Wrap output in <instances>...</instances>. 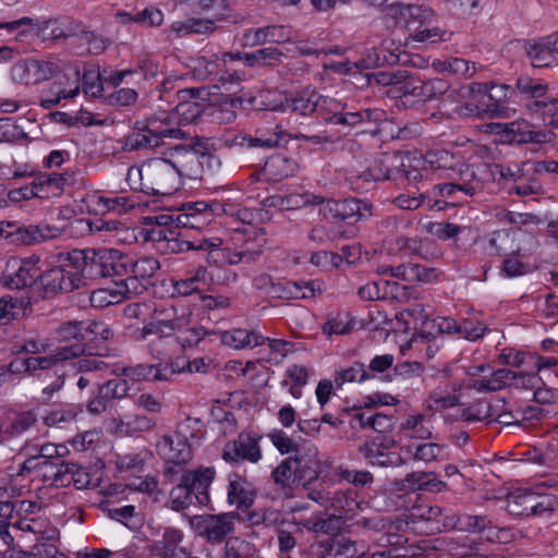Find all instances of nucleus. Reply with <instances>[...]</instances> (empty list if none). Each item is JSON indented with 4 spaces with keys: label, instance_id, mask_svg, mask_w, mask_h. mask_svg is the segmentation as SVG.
I'll use <instances>...</instances> for the list:
<instances>
[{
    "label": "nucleus",
    "instance_id": "nucleus-1",
    "mask_svg": "<svg viewBox=\"0 0 558 558\" xmlns=\"http://www.w3.org/2000/svg\"><path fill=\"white\" fill-rule=\"evenodd\" d=\"M186 138V133L173 123L169 114H155L146 121H137L133 131L124 137L123 150L154 149L166 144V140Z\"/></svg>",
    "mask_w": 558,
    "mask_h": 558
},
{
    "label": "nucleus",
    "instance_id": "nucleus-2",
    "mask_svg": "<svg viewBox=\"0 0 558 558\" xmlns=\"http://www.w3.org/2000/svg\"><path fill=\"white\" fill-rule=\"evenodd\" d=\"M214 476L215 471L210 468L184 472L180 483L170 492L171 509L184 510L193 504V498L199 505H208L210 498L207 489Z\"/></svg>",
    "mask_w": 558,
    "mask_h": 558
},
{
    "label": "nucleus",
    "instance_id": "nucleus-3",
    "mask_svg": "<svg viewBox=\"0 0 558 558\" xmlns=\"http://www.w3.org/2000/svg\"><path fill=\"white\" fill-rule=\"evenodd\" d=\"M83 251L86 286L109 277H122L129 274L126 258L120 251L113 248H87Z\"/></svg>",
    "mask_w": 558,
    "mask_h": 558
},
{
    "label": "nucleus",
    "instance_id": "nucleus-4",
    "mask_svg": "<svg viewBox=\"0 0 558 558\" xmlns=\"http://www.w3.org/2000/svg\"><path fill=\"white\" fill-rule=\"evenodd\" d=\"M180 177L173 165L166 158H154L144 162L143 193L170 195L178 190Z\"/></svg>",
    "mask_w": 558,
    "mask_h": 558
},
{
    "label": "nucleus",
    "instance_id": "nucleus-5",
    "mask_svg": "<svg viewBox=\"0 0 558 558\" xmlns=\"http://www.w3.org/2000/svg\"><path fill=\"white\" fill-rule=\"evenodd\" d=\"M61 234L60 229L45 225L26 227H16L14 223L0 222V235L7 239L11 244L17 246H32L41 242L56 239Z\"/></svg>",
    "mask_w": 558,
    "mask_h": 558
},
{
    "label": "nucleus",
    "instance_id": "nucleus-6",
    "mask_svg": "<svg viewBox=\"0 0 558 558\" xmlns=\"http://www.w3.org/2000/svg\"><path fill=\"white\" fill-rule=\"evenodd\" d=\"M37 262L38 258L35 260L22 259L17 256L7 258L1 266V283L12 290L31 287L38 278Z\"/></svg>",
    "mask_w": 558,
    "mask_h": 558
},
{
    "label": "nucleus",
    "instance_id": "nucleus-7",
    "mask_svg": "<svg viewBox=\"0 0 558 558\" xmlns=\"http://www.w3.org/2000/svg\"><path fill=\"white\" fill-rule=\"evenodd\" d=\"M407 161H410V158L404 153L385 154L381 158L375 160L369 170L363 174V178L365 180L372 178L374 181H384L400 175L408 180H416L420 175L418 172L407 170Z\"/></svg>",
    "mask_w": 558,
    "mask_h": 558
},
{
    "label": "nucleus",
    "instance_id": "nucleus-8",
    "mask_svg": "<svg viewBox=\"0 0 558 558\" xmlns=\"http://www.w3.org/2000/svg\"><path fill=\"white\" fill-rule=\"evenodd\" d=\"M442 526L446 530H457L465 533H485L487 542L499 541L501 533L486 515L450 512L445 515Z\"/></svg>",
    "mask_w": 558,
    "mask_h": 558
},
{
    "label": "nucleus",
    "instance_id": "nucleus-9",
    "mask_svg": "<svg viewBox=\"0 0 558 558\" xmlns=\"http://www.w3.org/2000/svg\"><path fill=\"white\" fill-rule=\"evenodd\" d=\"M396 440L389 435H376L359 447V452L372 464L378 466H398L403 463L400 454L390 452Z\"/></svg>",
    "mask_w": 558,
    "mask_h": 558
},
{
    "label": "nucleus",
    "instance_id": "nucleus-10",
    "mask_svg": "<svg viewBox=\"0 0 558 558\" xmlns=\"http://www.w3.org/2000/svg\"><path fill=\"white\" fill-rule=\"evenodd\" d=\"M222 245L220 238H195L180 230H173L171 235L166 239V243L158 246L161 254H179L187 251H205L213 253Z\"/></svg>",
    "mask_w": 558,
    "mask_h": 558
},
{
    "label": "nucleus",
    "instance_id": "nucleus-11",
    "mask_svg": "<svg viewBox=\"0 0 558 558\" xmlns=\"http://www.w3.org/2000/svg\"><path fill=\"white\" fill-rule=\"evenodd\" d=\"M180 371L177 369L172 364H145L140 363L135 365L123 366L120 368H116L113 374L118 377H123L128 379V383H138V381H168L171 380L172 377L179 374Z\"/></svg>",
    "mask_w": 558,
    "mask_h": 558
},
{
    "label": "nucleus",
    "instance_id": "nucleus-12",
    "mask_svg": "<svg viewBox=\"0 0 558 558\" xmlns=\"http://www.w3.org/2000/svg\"><path fill=\"white\" fill-rule=\"evenodd\" d=\"M59 71V65L49 60L27 59L12 68V78L20 84H39L50 80Z\"/></svg>",
    "mask_w": 558,
    "mask_h": 558
},
{
    "label": "nucleus",
    "instance_id": "nucleus-13",
    "mask_svg": "<svg viewBox=\"0 0 558 558\" xmlns=\"http://www.w3.org/2000/svg\"><path fill=\"white\" fill-rule=\"evenodd\" d=\"M260 458L258 438L251 433H240L236 439L225 445L222 451V459L228 463L238 464L243 461L256 463Z\"/></svg>",
    "mask_w": 558,
    "mask_h": 558
},
{
    "label": "nucleus",
    "instance_id": "nucleus-14",
    "mask_svg": "<svg viewBox=\"0 0 558 558\" xmlns=\"http://www.w3.org/2000/svg\"><path fill=\"white\" fill-rule=\"evenodd\" d=\"M523 50L534 68H547L558 63V33L524 40Z\"/></svg>",
    "mask_w": 558,
    "mask_h": 558
},
{
    "label": "nucleus",
    "instance_id": "nucleus-15",
    "mask_svg": "<svg viewBox=\"0 0 558 558\" xmlns=\"http://www.w3.org/2000/svg\"><path fill=\"white\" fill-rule=\"evenodd\" d=\"M276 105L278 107L277 110L282 108L283 110H290L302 116L311 114L318 110L333 111V109L342 107L337 100L322 96L316 92H304L301 95L287 98L286 102L281 106Z\"/></svg>",
    "mask_w": 558,
    "mask_h": 558
},
{
    "label": "nucleus",
    "instance_id": "nucleus-16",
    "mask_svg": "<svg viewBox=\"0 0 558 558\" xmlns=\"http://www.w3.org/2000/svg\"><path fill=\"white\" fill-rule=\"evenodd\" d=\"M208 148L204 141L198 136L191 138L190 143L179 144L172 146L167 158L171 165L174 166L179 177L183 172L192 169V166L197 161L198 157L207 155Z\"/></svg>",
    "mask_w": 558,
    "mask_h": 558
},
{
    "label": "nucleus",
    "instance_id": "nucleus-17",
    "mask_svg": "<svg viewBox=\"0 0 558 558\" xmlns=\"http://www.w3.org/2000/svg\"><path fill=\"white\" fill-rule=\"evenodd\" d=\"M85 352V345L75 343L58 348L54 353L47 356H31L21 361V365L28 373L50 369L63 361L81 357Z\"/></svg>",
    "mask_w": 558,
    "mask_h": 558
},
{
    "label": "nucleus",
    "instance_id": "nucleus-18",
    "mask_svg": "<svg viewBox=\"0 0 558 558\" xmlns=\"http://www.w3.org/2000/svg\"><path fill=\"white\" fill-rule=\"evenodd\" d=\"M373 205L359 198L328 202L327 209L331 218L341 221H359L372 216Z\"/></svg>",
    "mask_w": 558,
    "mask_h": 558
},
{
    "label": "nucleus",
    "instance_id": "nucleus-19",
    "mask_svg": "<svg viewBox=\"0 0 558 558\" xmlns=\"http://www.w3.org/2000/svg\"><path fill=\"white\" fill-rule=\"evenodd\" d=\"M386 15L392 17L396 21V25L405 28L409 32V36L417 31L415 25L420 19L423 22L429 17H434V11L429 8L414 7V5H401L399 3L391 4L386 9Z\"/></svg>",
    "mask_w": 558,
    "mask_h": 558
},
{
    "label": "nucleus",
    "instance_id": "nucleus-20",
    "mask_svg": "<svg viewBox=\"0 0 558 558\" xmlns=\"http://www.w3.org/2000/svg\"><path fill=\"white\" fill-rule=\"evenodd\" d=\"M473 93H476L481 99L480 102L486 107V111L497 117H505L508 108L504 106L507 98V85H488L485 83H476L471 87Z\"/></svg>",
    "mask_w": 558,
    "mask_h": 558
},
{
    "label": "nucleus",
    "instance_id": "nucleus-21",
    "mask_svg": "<svg viewBox=\"0 0 558 558\" xmlns=\"http://www.w3.org/2000/svg\"><path fill=\"white\" fill-rule=\"evenodd\" d=\"M158 454L168 464L184 465L192 459V449L182 436H163L156 446Z\"/></svg>",
    "mask_w": 558,
    "mask_h": 558
},
{
    "label": "nucleus",
    "instance_id": "nucleus-22",
    "mask_svg": "<svg viewBox=\"0 0 558 558\" xmlns=\"http://www.w3.org/2000/svg\"><path fill=\"white\" fill-rule=\"evenodd\" d=\"M82 250H72L70 252H60L54 256L56 264L62 269L68 280L80 289L86 286L84 259Z\"/></svg>",
    "mask_w": 558,
    "mask_h": 558
},
{
    "label": "nucleus",
    "instance_id": "nucleus-23",
    "mask_svg": "<svg viewBox=\"0 0 558 558\" xmlns=\"http://www.w3.org/2000/svg\"><path fill=\"white\" fill-rule=\"evenodd\" d=\"M292 459L295 464L298 481L302 482L303 486L308 489L307 485L316 481L322 473V462L316 448H308L306 451L299 450Z\"/></svg>",
    "mask_w": 558,
    "mask_h": 558
},
{
    "label": "nucleus",
    "instance_id": "nucleus-24",
    "mask_svg": "<svg viewBox=\"0 0 558 558\" xmlns=\"http://www.w3.org/2000/svg\"><path fill=\"white\" fill-rule=\"evenodd\" d=\"M199 534L209 542H220L233 529V522L227 514L196 517Z\"/></svg>",
    "mask_w": 558,
    "mask_h": 558
},
{
    "label": "nucleus",
    "instance_id": "nucleus-25",
    "mask_svg": "<svg viewBox=\"0 0 558 558\" xmlns=\"http://www.w3.org/2000/svg\"><path fill=\"white\" fill-rule=\"evenodd\" d=\"M229 102V106L235 110H277V105L272 101L270 92L258 90L257 94H243L235 96L232 94L223 95Z\"/></svg>",
    "mask_w": 558,
    "mask_h": 558
},
{
    "label": "nucleus",
    "instance_id": "nucleus-26",
    "mask_svg": "<svg viewBox=\"0 0 558 558\" xmlns=\"http://www.w3.org/2000/svg\"><path fill=\"white\" fill-rule=\"evenodd\" d=\"M289 40L284 26L268 25L256 29H247L242 38L243 47H255L266 43H283Z\"/></svg>",
    "mask_w": 558,
    "mask_h": 558
},
{
    "label": "nucleus",
    "instance_id": "nucleus-27",
    "mask_svg": "<svg viewBox=\"0 0 558 558\" xmlns=\"http://www.w3.org/2000/svg\"><path fill=\"white\" fill-rule=\"evenodd\" d=\"M507 133L511 135L510 142L515 143H548L553 138L551 132L534 131L525 120H518L504 125Z\"/></svg>",
    "mask_w": 558,
    "mask_h": 558
},
{
    "label": "nucleus",
    "instance_id": "nucleus-28",
    "mask_svg": "<svg viewBox=\"0 0 558 558\" xmlns=\"http://www.w3.org/2000/svg\"><path fill=\"white\" fill-rule=\"evenodd\" d=\"M255 498L254 486L246 478L233 474L228 485V501L239 509L248 508Z\"/></svg>",
    "mask_w": 558,
    "mask_h": 558
},
{
    "label": "nucleus",
    "instance_id": "nucleus-29",
    "mask_svg": "<svg viewBox=\"0 0 558 558\" xmlns=\"http://www.w3.org/2000/svg\"><path fill=\"white\" fill-rule=\"evenodd\" d=\"M232 240L235 245H239L241 251H256L254 254V260L259 257L267 243L265 231L254 227L234 230Z\"/></svg>",
    "mask_w": 558,
    "mask_h": 558
},
{
    "label": "nucleus",
    "instance_id": "nucleus-30",
    "mask_svg": "<svg viewBox=\"0 0 558 558\" xmlns=\"http://www.w3.org/2000/svg\"><path fill=\"white\" fill-rule=\"evenodd\" d=\"M226 20V14L219 13L214 19H196L192 17L184 22H174L171 29L179 36L183 37L191 34H211L217 29L216 22Z\"/></svg>",
    "mask_w": 558,
    "mask_h": 558
},
{
    "label": "nucleus",
    "instance_id": "nucleus-31",
    "mask_svg": "<svg viewBox=\"0 0 558 558\" xmlns=\"http://www.w3.org/2000/svg\"><path fill=\"white\" fill-rule=\"evenodd\" d=\"M183 539V533L178 529L168 527L165 530L162 539L155 545V550L159 558H171L184 555L189 550L180 543Z\"/></svg>",
    "mask_w": 558,
    "mask_h": 558
},
{
    "label": "nucleus",
    "instance_id": "nucleus-32",
    "mask_svg": "<svg viewBox=\"0 0 558 558\" xmlns=\"http://www.w3.org/2000/svg\"><path fill=\"white\" fill-rule=\"evenodd\" d=\"M40 284L47 294H56L59 292H72L74 286L66 279L62 269L56 264L52 268L44 271L38 276Z\"/></svg>",
    "mask_w": 558,
    "mask_h": 558
},
{
    "label": "nucleus",
    "instance_id": "nucleus-33",
    "mask_svg": "<svg viewBox=\"0 0 558 558\" xmlns=\"http://www.w3.org/2000/svg\"><path fill=\"white\" fill-rule=\"evenodd\" d=\"M221 340L226 345L234 349L256 347L265 342L264 337L257 331L241 328L225 331L221 336Z\"/></svg>",
    "mask_w": 558,
    "mask_h": 558
},
{
    "label": "nucleus",
    "instance_id": "nucleus-34",
    "mask_svg": "<svg viewBox=\"0 0 558 558\" xmlns=\"http://www.w3.org/2000/svg\"><path fill=\"white\" fill-rule=\"evenodd\" d=\"M536 493L517 489L507 496V509L513 515H531Z\"/></svg>",
    "mask_w": 558,
    "mask_h": 558
},
{
    "label": "nucleus",
    "instance_id": "nucleus-35",
    "mask_svg": "<svg viewBox=\"0 0 558 558\" xmlns=\"http://www.w3.org/2000/svg\"><path fill=\"white\" fill-rule=\"evenodd\" d=\"M74 184L73 175L69 173H51L38 177L37 185L41 186L44 195L52 196L60 195L65 186Z\"/></svg>",
    "mask_w": 558,
    "mask_h": 558
},
{
    "label": "nucleus",
    "instance_id": "nucleus-36",
    "mask_svg": "<svg viewBox=\"0 0 558 558\" xmlns=\"http://www.w3.org/2000/svg\"><path fill=\"white\" fill-rule=\"evenodd\" d=\"M81 356L83 357L75 363V367L80 373H87V375H81L76 380V386L80 390H84L92 383V376L89 373L94 371H104L107 368V364L102 360L94 357L92 352L87 354L85 351Z\"/></svg>",
    "mask_w": 558,
    "mask_h": 558
},
{
    "label": "nucleus",
    "instance_id": "nucleus-37",
    "mask_svg": "<svg viewBox=\"0 0 558 558\" xmlns=\"http://www.w3.org/2000/svg\"><path fill=\"white\" fill-rule=\"evenodd\" d=\"M356 493L352 489H338L330 490L329 501L327 509H332L336 513H338V519L348 512H352L355 510L357 502L355 500Z\"/></svg>",
    "mask_w": 558,
    "mask_h": 558
},
{
    "label": "nucleus",
    "instance_id": "nucleus-38",
    "mask_svg": "<svg viewBox=\"0 0 558 558\" xmlns=\"http://www.w3.org/2000/svg\"><path fill=\"white\" fill-rule=\"evenodd\" d=\"M282 57L283 53L279 49L275 47H267L245 53L243 56V61L251 68L271 66L279 63Z\"/></svg>",
    "mask_w": 558,
    "mask_h": 558
},
{
    "label": "nucleus",
    "instance_id": "nucleus-39",
    "mask_svg": "<svg viewBox=\"0 0 558 558\" xmlns=\"http://www.w3.org/2000/svg\"><path fill=\"white\" fill-rule=\"evenodd\" d=\"M296 163L284 156L278 155L269 158L264 166V172L275 181L293 175Z\"/></svg>",
    "mask_w": 558,
    "mask_h": 558
},
{
    "label": "nucleus",
    "instance_id": "nucleus-40",
    "mask_svg": "<svg viewBox=\"0 0 558 558\" xmlns=\"http://www.w3.org/2000/svg\"><path fill=\"white\" fill-rule=\"evenodd\" d=\"M189 324V315L182 314L180 316L169 317L166 319H157L154 323L145 326L143 329L144 336L149 333L157 335H171Z\"/></svg>",
    "mask_w": 558,
    "mask_h": 558
},
{
    "label": "nucleus",
    "instance_id": "nucleus-41",
    "mask_svg": "<svg viewBox=\"0 0 558 558\" xmlns=\"http://www.w3.org/2000/svg\"><path fill=\"white\" fill-rule=\"evenodd\" d=\"M454 183V191L457 193L458 203L462 204L466 197L473 196L476 191L482 189L478 180H475V173L465 167L464 171H460V179Z\"/></svg>",
    "mask_w": 558,
    "mask_h": 558
},
{
    "label": "nucleus",
    "instance_id": "nucleus-42",
    "mask_svg": "<svg viewBox=\"0 0 558 558\" xmlns=\"http://www.w3.org/2000/svg\"><path fill=\"white\" fill-rule=\"evenodd\" d=\"M277 485L283 489H291L298 480V473L292 457L284 459L271 473Z\"/></svg>",
    "mask_w": 558,
    "mask_h": 558
},
{
    "label": "nucleus",
    "instance_id": "nucleus-43",
    "mask_svg": "<svg viewBox=\"0 0 558 558\" xmlns=\"http://www.w3.org/2000/svg\"><path fill=\"white\" fill-rule=\"evenodd\" d=\"M99 390L104 393L105 399L111 404L114 400H121L130 396L131 385L126 378L119 377L107 380L102 385H98Z\"/></svg>",
    "mask_w": 558,
    "mask_h": 558
},
{
    "label": "nucleus",
    "instance_id": "nucleus-44",
    "mask_svg": "<svg viewBox=\"0 0 558 558\" xmlns=\"http://www.w3.org/2000/svg\"><path fill=\"white\" fill-rule=\"evenodd\" d=\"M444 449V445L436 444V442H424L421 445H417L415 447L413 446H407L404 448V451L407 453H410L415 461H422L424 463H430L436 461L441 451Z\"/></svg>",
    "mask_w": 558,
    "mask_h": 558
},
{
    "label": "nucleus",
    "instance_id": "nucleus-45",
    "mask_svg": "<svg viewBox=\"0 0 558 558\" xmlns=\"http://www.w3.org/2000/svg\"><path fill=\"white\" fill-rule=\"evenodd\" d=\"M502 263V271L507 277H517L526 274L530 269L529 265L520 259L525 254L522 253L521 247H510L508 255Z\"/></svg>",
    "mask_w": 558,
    "mask_h": 558
},
{
    "label": "nucleus",
    "instance_id": "nucleus-46",
    "mask_svg": "<svg viewBox=\"0 0 558 558\" xmlns=\"http://www.w3.org/2000/svg\"><path fill=\"white\" fill-rule=\"evenodd\" d=\"M286 295L292 300L314 298L316 293H322L320 284L316 281H287Z\"/></svg>",
    "mask_w": 558,
    "mask_h": 558
},
{
    "label": "nucleus",
    "instance_id": "nucleus-47",
    "mask_svg": "<svg viewBox=\"0 0 558 558\" xmlns=\"http://www.w3.org/2000/svg\"><path fill=\"white\" fill-rule=\"evenodd\" d=\"M118 15L121 17L122 23L135 22L146 23L149 26H159L163 22L162 12L155 7L146 8L143 11L136 13L135 15H131L126 12H119Z\"/></svg>",
    "mask_w": 558,
    "mask_h": 558
},
{
    "label": "nucleus",
    "instance_id": "nucleus-48",
    "mask_svg": "<svg viewBox=\"0 0 558 558\" xmlns=\"http://www.w3.org/2000/svg\"><path fill=\"white\" fill-rule=\"evenodd\" d=\"M206 278V269L199 267L195 274L189 278L180 279L173 283L174 291L183 296L191 295L193 293H199L202 290L199 283L204 282Z\"/></svg>",
    "mask_w": 558,
    "mask_h": 558
},
{
    "label": "nucleus",
    "instance_id": "nucleus-49",
    "mask_svg": "<svg viewBox=\"0 0 558 558\" xmlns=\"http://www.w3.org/2000/svg\"><path fill=\"white\" fill-rule=\"evenodd\" d=\"M337 475L357 488L369 487L374 482V475L369 471L364 470H349L348 468L339 466Z\"/></svg>",
    "mask_w": 558,
    "mask_h": 558
},
{
    "label": "nucleus",
    "instance_id": "nucleus-50",
    "mask_svg": "<svg viewBox=\"0 0 558 558\" xmlns=\"http://www.w3.org/2000/svg\"><path fill=\"white\" fill-rule=\"evenodd\" d=\"M199 101L201 100H195L187 104H177L172 113L162 112L161 114L171 116L173 122L175 121V118L184 123L194 122L203 111V105Z\"/></svg>",
    "mask_w": 558,
    "mask_h": 558
},
{
    "label": "nucleus",
    "instance_id": "nucleus-51",
    "mask_svg": "<svg viewBox=\"0 0 558 558\" xmlns=\"http://www.w3.org/2000/svg\"><path fill=\"white\" fill-rule=\"evenodd\" d=\"M336 558H366L365 546L349 538H340L332 548Z\"/></svg>",
    "mask_w": 558,
    "mask_h": 558
},
{
    "label": "nucleus",
    "instance_id": "nucleus-52",
    "mask_svg": "<svg viewBox=\"0 0 558 558\" xmlns=\"http://www.w3.org/2000/svg\"><path fill=\"white\" fill-rule=\"evenodd\" d=\"M400 73L404 74V77L397 83L396 92L402 96H413L421 99L422 80L404 69H400Z\"/></svg>",
    "mask_w": 558,
    "mask_h": 558
},
{
    "label": "nucleus",
    "instance_id": "nucleus-53",
    "mask_svg": "<svg viewBox=\"0 0 558 558\" xmlns=\"http://www.w3.org/2000/svg\"><path fill=\"white\" fill-rule=\"evenodd\" d=\"M428 476L427 472L414 471L402 480H396L393 486L397 490L424 492Z\"/></svg>",
    "mask_w": 558,
    "mask_h": 558
},
{
    "label": "nucleus",
    "instance_id": "nucleus-54",
    "mask_svg": "<svg viewBox=\"0 0 558 558\" xmlns=\"http://www.w3.org/2000/svg\"><path fill=\"white\" fill-rule=\"evenodd\" d=\"M450 88V84L442 78H432L422 81L421 100L428 101L446 94Z\"/></svg>",
    "mask_w": 558,
    "mask_h": 558
},
{
    "label": "nucleus",
    "instance_id": "nucleus-55",
    "mask_svg": "<svg viewBox=\"0 0 558 558\" xmlns=\"http://www.w3.org/2000/svg\"><path fill=\"white\" fill-rule=\"evenodd\" d=\"M36 423V417L31 412H22L9 420L7 423V433L11 438L16 437Z\"/></svg>",
    "mask_w": 558,
    "mask_h": 558
},
{
    "label": "nucleus",
    "instance_id": "nucleus-56",
    "mask_svg": "<svg viewBox=\"0 0 558 558\" xmlns=\"http://www.w3.org/2000/svg\"><path fill=\"white\" fill-rule=\"evenodd\" d=\"M215 216L213 214H203V216H193L192 214H177L175 220L178 226L185 229L184 232L189 234L190 229L201 230L208 226Z\"/></svg>",
    "mask_w": 558,
    "mask_h": 558
},
{
    "label": "nucleus",
    "instance_id": "nucleus-57",
    "mask_svg": "<svg viewBox=\"0 0 558 558\" xmlns=\"http://www.w3.org/2000/svg\"><path fill=\"white\" fill-rule=\"evenodd\" d=\"M223 210L222 205L217 202L207 203L204 201L185 203L182 206V211L179 214H192L193 216H203V214L219 215Z\"/></svg>",
    "mask_w": 558,
    "mask_h": 558
},
{
    "label": "nucleus",
    "instance_id": "nucleus-58",
    "mask_svg": "<svg viewBox=\"0 0 558 558\" xmlns=\"http://www.w3.org/2000/svg\"><path fill=\"white\" fill-rule=\"evenodd\" d=\"M333 522H338L336 514H332L328 519L315 517L300 520L298 524L314 533L329 534L335 530Z\"/></svg>",
    "mask_w": 558,
    "mask_h": 558
},
{
    "label": "nucleus",
    "instance_id": "nucleus-59",
    "mask_svg": "<svg viewBox=\"0 0 558 558\" xmlns=\"http://www.w3.org/2000/svg\"><path fill=\"white\" fill-rule=\"evenodd\" d=\"M368 378V373L365 369L364 364L355 362L349 368L339 372L335 379L337 386H341L344 383L363 381Z\"/></svg>",
    "mask_w": 558,
    "mask_h": 558
},
{
    "label": "nucleus",
    "instance_id": "nucleus-60",
    "mask_svg": "<svg viewBox=\"0 0 558 558\" xmlns=\"http://www.w3.org/2000/svg\"><path fill=\"white\" fill-rule=\"evenodd\" d=\"M486 331L487 327L478 320L462 319L459 322L458 333L465 340L475 341L482 338Z\"/></svg>",
    "mask_w": 558,
    "mask_h": 558
},
{
    "label": "nucleus",
    "instance_id": "nucleus-61",
    "mask_svg": "<svg viewBox=\"0 0 558 558\" xmlns=\"http://www.w3.org/2000/svg\"><path fill=\"white\" fill-rule=\"evenodd\" d=\"M128 265L132 267V274L142 279L151 278L160 268L159 262L154 257H143Z\"/></svg>",
    "mask_w": 558,
    "mask_h": 558
},
{
    "label": "nucleus",
    "instance_id": "nucleus-62",
    "mask_svg": "<svg viewBox=\"0 0 558 558\" xmlns=\"http://www.w3.org/2000/svg\"><path fill=\"white\" fill-rule=\"evenodd\" d=\"M80 40L87 45L88 51L93 54L104 52L110 45V40L95 32L84 31L80 34Z\"/></svg>",
    "mask_w": 558,
    "mask_h": 558
},
{
    "label": "nucleus",
    "instance_id": "nucleus-63",
    "mask_svg": "<svg viewBox=\"0 0 558 558\" xmlns=\"http://www.w3.org/2000/svg\"><path fill=\"white\" fill-rule=\"evenodd\" d=\"M211 116L217 122L222 124L232 123L236 119L235 110L229 106V102L223 95L215 102Z\"/></svg>",
    "mask_w": 558,
    "mask_h": 558
},
{
    "label": "nucleus",
    "instance_id": "nucleus-64",
    "mask_svg": "<svg viewBox=\"0 0 558 558\" xmlns=\"http://www.w3.org/2000/svg\"><path fill=\"white\" fill-rule=\"evenodd\" d=\"M251 551V544L240 537H229L225 544L223 558H241Z\"/></svg>",
    "mask_w": 558,
    "mask_h": 558
}]
</instances>
